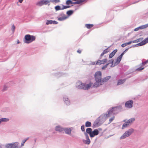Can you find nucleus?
Listing matches in <instances>:
<instances>
[{
    "label": "nucleus",
    "mask_w": 148,
    "mask_h": 148,
    "mask_svg": "<svg viewBox=\"0 0 148 148\" xmlns=\"http://www.w3.org/2000/svg\"><path fill=\"white\" fill-rule=\"evenodd\" d=\"M102 74L101 72L98 71L96 72L94 75L95 82L93 84V86L94 87H98L101 85Z\"/></svg>",
    "instance_id": "nucleus-1"
},
{
    "label": "nucleus",
    "mask_w": 148,
    "mask_h": 148,
    "mask_svg": "<svg viewBox=\"0 0 148 148\" xmlns=\"http://www.w3.org/2000/svg\"><path fill=\"white\" fill-rule=\"evenodd\" d=\"M36 38L35 36L28 34L25 36L23 40L25 43L29 44L35 41Z\"/></svg>",
    "instance_id": "nucleus-2"
},
{
    "label": "nucleus",
    "mask_w": 148,
    "mask_h": 148,
    "mask_svg": "<svg viewBox=\"0 0 148 148\" xmlns=\"http://www.w3.org/2000/svg\"><path fill=\"white\" fill-rule=\"evenodd\" d=\"M110 110H109L108 114H101L99 118V119L101 122H104L107 119L108 117H110L112 114L111 112L109 113Z\"/></svg>",
    "instance_id": "nucleus-3"
},
{
    "label": "nucleus",
    "mask_w": 148,
    "mask_h": 148,
    "mask_svg": "<svg viewBox=\"0 0 148 148\" xmlns=\"http://www.w3.org/2000/svg\"><path fill=\"white\" fill-rule=\"evenodd\" d=\"M93 83L90 81H87L84 83V90H88L93 86Z\"/></svg>",
    "instance_id": "nucleus-4"
},
{
    "label": "nucleus",
    "mask_w": 148,
    "mask_h": 148,
    "mask_svg": "<svg viewBox=\"0 0 148 148\" xmlns=\"http://www.w3.org/2000/svg\"><path fill=\"white\" fill-rule=\"evenodd\" d=\"M49 0H41L37 2L36 5L38 6H41L44 5H47L50 3Z\"/></svg>",
    "instance_id": "nucleus-5"
},
{
    "label": "nucleus",
    "mask_w": 148,
    "mask_h": 148,
    "mask_svg": "<svg viewBox=\"0 0 148 148\" xmlns=\"http://www.w3.org/2000/svg\"><path fill=\"white\" fill-rule=\"evenodd\" d=\"M133 101L132 100L127 101L125 103V106L128 109L132 108L133 107Z\"/></svg>",
    "instance_id": "nucleus-6"
},
{
    "label": "nucleus",
    "mask_w": 148,
    "mask_h": 148,
    "mask_svg": "<svg viewBox=\"0 0 148 148\" xmlns=\"http://www.w3.org/2000/svg\"><path fill=\"white\" fill-rule=\"evenodd\" d=\"M122 108V107L121 106L112 107L109 109L110 110L109 113H110V112H111L112 114H114L115 113L114 111H115L117 110H121Z\"/></svg>",
    "instance_id": "nucleus-7"
},
{
    "label": "nucleus",
    "mask_w": 148,
    "mask_h": 148,
    "mask_svg": "<svg viewBox=\"0 0 148 148\" xmlns=\"http://www.w3.org/2000/svg\"><path fill=\"white\" fill-rule=\"evenodd\" d=\"M16 29V26L14 24H12L10 28V36L12 37H13L14 35V33L15 32Z\"/></svg>",
    "instance_id": "nucleus-8"
},
{
    "label": "nucleus",
    "mask_w": 148,
    "mask_h": 148,
    "mask_svg": "<svg viewBox=\"0 0 148 148\" xmlns=\"http://www.w3.org/2000/svg\"><path fill=\"white\" fill-rule=\"evenodd\" d=\"M69 7L70 6L68 5H62V6H60L58 5L57 6H55V8L56 11H58L60 10H62L66 9Z\"/></svg>",
    "instance_id": "nucleus-9"
},
{
    "label": "nucleus",
    "mask_w": 148,
    "mask_h": 148,
    "mask_svg": "<svg viewBox=\"0 0 148 148\" xmlns=\"http://www.w3.org/2000/svg\"><path fill=\"white\" fill-rule=\"evenodd\" d=\"M76 88L79 89H84V83L82 82L79 81L76 84Z\"/></svg>",
    "instance_id": "nucleus-10"
},
{
    "label": "nucleus",
    "mask_w": 148,
    "mask_h": 148,
    "mask_svg": "<svg viewBox=\"0 0 148 148\" xmlns=\"http://www.w3.org/2000/svg\"><path fill=\"white\" fill-rule=\"evenodd\" d=\"M63 100L64 103L67 106H69L71 104V102L68 97L66 96H64L63 98Z\"/></svg>",
    "instance_id": "nucleus-11"
},
{
    "label": "nucleus",
    "mask_w": 148,
    "mask_h": 148,
    "mask_svg": "<svg viewBox=\"0 0 148 148\" xmlns=\"http://www.w3.org/2000/svg\"><path fill=\"white\" fill-rule=\"evenodd\" d=\"M148 42V37L145 38L144 40H143L140 43L136 44L135 46L138 47L141 46L145 44Z\"/></svg>",
    "instance_id": "nucleus-12"
},
{
    "label": "nucleus",
    "mask_w": 148,
    "mask_h": 148,
    "mask_svg": "<svg viewBox=\"0 0 148 148\" xmlns=\"http://www.w3.org/2000/svg\"><path fill=\"white\" fill-rule=\"evenodd\" d=\"M67 18V17L64 14H62L58 17V19L59 21H63Z\"/></svg>",
    "instance_id": "nucleus-13"
},
{
    "label": "nucleus",
    "mask_w": 148,
    "mask_h": 148,
    "mask_svg": "<svg viewBox=\"0 0 148 148\" xmlns=\"http://www.w3.org/2000/svg\"><path fill=\"white\" fill-rule=\"evenodd\" d=\"M55 131L60 132H62L64 131V128L59 125L55 127Z\"/></svg>",
    "instance_id": "nucleus-14"
},
{
    "label": "nucleus",
    "mask_w": 148,
    "mask_h": 148,
    "mask_svg": "<svg viewBox=\"0 0 148 148\" xmlns=\"http://www.w3.org/2000/svg\"><path fill=\"white\" fill-rule=\"evenodd\" d=\"M111 77V76H109L103 78L101 80V85H102L104 83L108 81L110 79Z\"/></svg>",
    "instance_id": "nucleus-15"
},
{
    "label": "nucleus",
    "mask_w": 148,
    "mask_h": 148,
    "mask_svg": "<svg viewBox=\"0 0 148 148\" xmlns=\"http://www.w3.org/2000/svg\"><path fill=\"white\" fill-rule=\"evenodd\" d=\"M73 129V127L64 128V131L65 133L69 135H70L71 130Z\"/></svg>",
    "instance_id": "nucleus-16"
},
{
    "label": "nucleus",
    "mask_w": 148,
    "mask_h": 148,
    "mask_svg": "<svg viewBox=\"0 0 148 148\" xmlns=\"http://www.w3.org/2000/svg\"><path fill=\"white\" fill-rule=\"evenodd\" d=\"M99 132L97 129H95L93 131H92L91 134H90V137H93L99 134Z\"/></svg>",
    "instance_id": "nucleus-17"
},
{
    "label": "nucleus",
    "mask_w": 148,
    "mask_h": 148,
    "mask_svg": "<svg viewBox=\"0 0 148 148\" xmlns=\"http://www.w3.org/2000/svg\"><path fill=\"white\" fill-rule=\"evenodd\" d=\"M134 130L133 129L130 128L125 131V132L130 136L134 132Z\"/></svg>",
    "instance_id": "nucleus-18"
},
{
    "label": "nucleus",
    "mask_w": 148,
    "mask_h": 148,
    "mask_svg": "<svg viewBox=\"0 0 148 148\" xmlns=\"http://www.w3.org/2000/svg\"><path fill=\"white\" fill-rule=\"evenodd\" d=\"M107 61V60L106 59H105L102 60H98L97 62L96 63V65H97L98 64H103L106 63Z\"/></svg>",
    "instance_id": "nucleus-19"
},
{
    "label": "nucleus",
    "mask_w": 148,
    "mask_h": 148,
    "mask_svg": "<svg viewBox=\"0 0 148 148\" xmlns=\"http://www.w3.org/2000/svg\"><path fill=\"white\" fill-rule=\"evenodd\" d=\"M135 120V119L134 118H132L127 120L126 121L127 123H128L130 126L133 123Z\"/></svg>",
    "instance_id": "nucleus-20"
},
{
    "label": "nucleus",
    "mask_w": 148,
    "mask_h": 148,
    "mask_svg": "<svg viewBox=\"0 0 148 148\" xmlns=\"http://www.w3.org/2000/svg\"><path fill=\"white\" fill-rule=\"evenodd\" d=\"M86 140H83V143L89 145L90 144V141L89 139V137L87 135L86 136Z\"/></svg>",
    "instance_id": "nucleus-21"
},
{
    "label": "nucleus",
    "mask_w": 148,
    "mask_h": 148,
    "mask_svg": "<svg viewBox=\"0 0 148 148\" xmlns=\"http://www.w3.org/2000/svg\"><path fill=\"white\" fill-rule=\"evenodd\" d=\"M129 136L125 132L120 137V140H122Z\"/></svg>",
    "instance_id": "nucleus-22"
},
{
    "label": "nucleus",
    "mask_w": 148,
    "mask_h": 148,
    "mask_svg": "<svg viewBox=\"0 0 148 148\" xmlns=\"http://www.w3.org/2000/svg\"><path fill=\"white\" fill-rule=\"evenodd\" d=\"M117 50L116 49L114 50L112 52H111L109 55V58H112L116 53Z\"/></svg>",
    "instance_id": "nucleus-23"
},
{
    "label": "nucleus",
    "mask_w": 148,
    "mask_h": 148,
    "mask_svg": "<svg viewBox=\"0 0 148 148\" xmlns=\"http://www.w3.org/2000/svg\"><path fill=\"white\" fill-rule=\"evenodd\" d=\"M123 121L125 122L122 125V129L123 130L125 128L127 127L130 126L129 124L127 123V122L125 120H124Z\"/></svg>",
    "instance_id": "nucleus-24"
},
{
    "label": "nucleus",
    "mask_w": 148,
    "mask_h": 148,
    "mask_svg": "<svg viewBox=\"0 0 148 148\" xmlns=\"http://www.w3.org/2000/svg\"><path fill=\"white\" fill-rule=\"evenodd\" d=\"M125 82V80L120 79L119 80L117 83V85H119L123 84Z\"/></svg>",
    "instance_id": "nucleus-25"
},
{
    "label": "nucleus",
    "mask_w": 148,
    "mask_h": 148,
    "mask_svg": "<svg viewBox=\"0 0 148 148\" xmlns=\"http://www.w3.org/2000/svg\"><path fill=\"white\" fill-rule=\"evenodd\" d=\"M121 59L122 58L119 56L116 59V61L114 62L115 63V64L117 65L121 61Z\"/></svg>",
    "instance_id": "nucleus-26"
},
{
    "label": "nucleus",
    "mask_w": 148,
    "mask_h": 148,
    "mask_svg": "<svg viewBox=\"0 0 148 148\" xmlns=\"http://www.w3.org/2000/svg\"><path fill=\"white\" fill-rule=\"evenodd\" d=\"M140 29H143L148 27V23L140 26Z\"/></svg>",
    "instance_id": "nucleus-27"
},
{
    "label": "nucleus",
    "mask_w": 148,
    "mask_h": 148,
    "mask_svg": "<svg viewBox=\"0 0 148 148\" xmlns=\"http://www.w3.org/2000/svg\"><path fill=\"white\" fill-rule=\"evenodd\" d=\"M86 132L87 133L89 134L90 136V134H91L92 133V129L90 128H87L86 130Z\"/></svg>",
    "instance_id": "nucleus-28"
},
{
    "label": "nucleus",
    "mask_w": 148,
    "mask_h": 148,
    "mask_svg": "<svg viewBox=\"0 0 148 148\" xmlns=\"http://www.w3.org/2000/svg\"><path fill=\"white\" fill-rule=\"evenodd\" d=\"M49 1L53 3H56L60 2V0H50Z\"/></svg>",
    "instance_id": "nucleus-29"
},
{
    "label": "nucleus",
    "mask_w": 148,
    "mask_h": 148,
    "mask_svg": "<svg viewBox=\"0 0 148 148\" xmlns=\"http://www.w3.org/2000/svg\"><path fill=\"white\" fill-rule=\"evenodd\" d=\"M91 123L90 122L87 121L85 123V126L86 127H89L91 126Z\"/></svg>",
    "instance_id": "nucleus-30"
},
{
    "label": "nucleus",
    "mask_w": 148,
    "mask_h": 148,
    "mask_svg": "<svg viewBox=\"0 0 148 148\" xmlns=\"http://www.w3.org/2000/svg\"><path fill=\"white\" fill-rule=\"evenodd\" d=\"M93 26V25L90 24H86L85 25L86 27L88 29L91 28Z\"/></svg>",
    "instance_id": "nucleus-31"
},
{
    "label": "nucleus",
    "mask_w": 148,
    "mask_h": 148,
    "mask_svg": "<svg viewBox=\"0 0 148 148\" xmlns=\"http://www.w3.org/2000/svg\"><path fill=\"white\" fill-rule=\"evenodd\" d=\"M27 139H25L24 140V139L23 140H22V141L21 142V146H20L21 147H22L23 146H24V144L26 142V141H27Z\"/></svg>",
    "instance_id": "nucleus-32"
},
{
    "label": "nucleus",
    "mask_w": 148,
    "mask_h": 148,
    "mask_svg": "<svg viewBox=\"0 0 148 148\" xmlns=\"http://www.w3.org/2000/svg\"><path fill=\"white\" fill-rule=\"evenodd\" d=\"M1 122H6L9 121V119L5 118H2L0 119Z\"/></svg>",
    "instance_id": "nucleus-33"
},
{
    "label": "nucleus",
    "mask_w": 148,
    "mask_h": 148,
    "mask_svg": "<svg viewBox=\"0 0 148 148\" xmlns=\"http://www.w3.org/2000/svg\"><path fill=\"white\" fill-rule=\"evenodd\" d=\"M143 38H139L137 40H134V43H137L138 42L141 41H142L143 40Z\"/></svg>",
    "instance_id": "nucleus-34"
},
{
    "label": "nucleus",
    "mask_w": 148,
    "mask_h": 148,
    "mask_svg": "<svg viewBox=\"0 0 148 148\" xmlns=\"http://www.w3.org/2000/svg\"><path fill=\"white\" fill-rule=\"evenodd\" d=\"M108 52V51L107 49H106L103 51V53L101 54V56H103L104 54L107 53Z\"/></svg>",
    "instance_id": "nucleus-35"
},
{
    "label": "nucleus",
    "mask_w": 148,
    "mask_h": 148,
    "mask_svg": "<svg viewBox=\"0 0 148 148\" xmlns=\"http://www.w3.org/2000/svg\"><path fill=\"white\" fill-rule=\"evenodd\" d=\"M73 13V11L72 10H69L67 12L66 14L67 15H68L69 16H70L71 14H72Z\"/></svg>",
    "instance_id": "nucleus-36"
},
{
    "label": "nucleus",
    "mask_w": 148,
    "mask_h": 148,
    "mask_svg": "<svg viewBox=\"0 0 148 148\" xmlns=\"http://www.w3.org/2000/svg\"><path fill=\"white\" fill-rule=\"evenodd\" d=\"M52 20H47V21L46 24L47 25H48L49 24H52Z\"/></svg>",
    "instance_id": "nucleus-37"
},
{
    "label": "nucleus",
    "mask_w": 148,
    "mask_h": 148,
    "mask_svg": "<svg viewBox=\"0 0 148 148\" xmlns=\"http://www.w3.org/2000/svg\"><path fill=\"white\" fill-rule=\"evenodd\" d=\"M66 4L67 5H69L72 4V1L71 0H68L66 1Z\"/></svg>",
    "instance_id": "nucleus-38"
},
{
    "label": "nucleus",
    "mask_w": 148,
    "mask_h": 148,
    "mask_svg": "<svg viewBox=\"0 0 148 148\" xmlns=\"http://www.w3.org/2000/svg\"><path fill=\"white\" fill-rule=\"evenodd\" d=\"M114 116H113L112 117H111L109 119V123H111L114 120Z\"/></svg>",
    "instance_id": "nucleus-39"
},
{
    "label": "nucleus",
    "mask_w": 148,
    "mask_h": 148,
    "mask_svg": "<svg viewBox=\"0 0 148 148\" xmlns=\"http://www.w3.org/2000/svg\"><path fill=\"white\" fill-rule=\"evenodd\" d=\"M144 68V67H139L136 69V71H140L143 70Z\"/></svg>",
    "instance_id": "nucleus-40"
},
{
    "label": "nucleus",
    "mask_w": 148,
    "mask_h": 148,
    "mask_svg": "<svg viewBox=\"0 0 148 148\" xmlns=\"http://www.w3.org/2000/svg\"><path fill=\"white\" fill-rule=\"evenodd\" d=\"M128 49H126V50L124 51V52H123L121 54V55L119 56V57H120L121 58H122V57L123 56V55L124 54V52H125V51H126V50H128Z\"/></svg>",
    "instance_id": "nucleus-41"
},
{
    "label": "nucleus",
    "mask_w": 148,
    "mask_h": 148,
    "mask_svg": "<svg viewBox=\"0 0 148 148\" xmlns=\"http://www.w3.org/2000/svg\"><path fill=\"white\" fill-rule=\"evenodd\" d=\"M109 64V63H108L107 64H106L105 66H104L102 68V69L103 70L106 69L108 66V65Z\"/></svg>",
    "instance_id": "nucleus-42"
},
{
    "label": "nucleus",
    "mask_w": 148,
    "mask_h": 148,
    "mask_svg": "<svg viewBox=\"0 0 148 148\" xmlns=\"http://www.w3.org/2000/svg\"><path fill=\"white\" fill-rule=\"evenodd\" d=\"M148 63V60L142 63V64H143V66H144V65L147 64Z\"/></svg>",
    "instance_id": "nucleus-43"
},
{
    "label": "nucleus",
    "mask_w": 148,
    "mask_h": 148,
    "mask_svg": "<svg viewBox=\"0 0 148 148\" xmlns=\"http://www.w3.org/2000/svg\"><path fill=\"white\" fill-rule=\"evenodd\" d=\"M81 129L82 131L83 132L84 131H85L84 126V125L81 126Z\"/></svg>",
    "instance_id": "nucleus-44"
},
{
    "label": "nucleus",
    "mask_w": 148,
    "mask_h": 148,
    "mask_svg": "<svg viewBox=\"0 0 148 148\" xmlns=\"http://www.w3.org/2000/svg\"><path fill=\"white\" fill-rule=\"evenodd\" d=\"M139 29H140V26L135 29H134V31H137Z\"/></svg>",
    "instance_id": "nucleus-45"
},
{
    "label": "nucleus",
    "mask_w": 148,
    "mask_h": 148,
    "mask_svg": "<svg viewBox=\"0 0 148 148\" xmlns=\"http://www.w3.org/2000/svg\"><path fill=\"white\" fill-rule=\"evenodd\" d=\"M7 87L6 86H4L3 87V91H5V90H7Z\"/></svg>",
    "instance_id": "nucleus-46"
},
{
    "label": "nucleus",
    "mask_w": 148,
    "mask_h": 148,
    "mask_svg": "<svg viewBox=\"0 0 148 148\" xmlns=\"http://www.w3.org/2000/svg\"><path fill=\"white\" fill-rule=\"evenodd\" d=\"M58 23V22L55 21H52V24H57Z\"/></svg>",
    "instance_id": "nucleus-47"
},
{
    "label": "nucleus",
    "mask_w": 148,
    "mask_h": 148,
    "mask_svg": "<svg viewBox=\"0 0 148 148\" xmlns=\"http://www.w3.org/2000/svg\"><path fill=\"white\" fill-rule=\"evenodd\" d=\"M116 65H115V62H114V63L113 64H112L111 65V67H113Z\"/></svg>",
    "instance_id": "nucleus-48"
},
{
    "label": "nucleus",
    "mask_w": 148,
    "mask_h": 148,
    "mask_svg": "<svg viewBox=\"0 0 148 148\" xmlns=\"http://www.w3.org/2000/svg\"><path fill=\"white\" fill-rule=\"evenodd\" d=\"M114 60L113 59H111L109 61V62L108 63H113V62Z\"/></svg>",
    "instance_id": "nucleus-49"
},
{
    "label": "nucleus",
    "mask_w": 148,
    "mask_h": 148,
    "mask_svg": "<svg viewBox=\"0 0 148 148\" xmlns=\"http://www.w3.org/2000/svg\"><path fill=\"white\" fill-rule=\"evenodd\" d=\"M132 43H134V41H131L129 42H127L128 45H129L131 44Z\"/></svg>",
    "instance_id": "nucleus-50"
},
{
    "label": "nucleus",
    "mask_w": 148,
    "mask_h": 148,
    "mask_svg": "<svg viewBox=\"0 0 148 148\" xmlns=\"http://www.w3.org/2000/svg\"><path fill=\"white\" fill-rule=\"evenodd\" d=\"M121 46L123 47H125V46H125V43H124V44H122V45H121Z\"/></svg>",
    "instance_id": "nucleus-51"
},
{
    "label": "nucleus",
    "mask_w": 148,
    "mask_h": 148,
    "mask_svg": "<svg viewBox=\"0 0 148 148\" xmlns=\"http://www.w3.org/2000/svg\"><path fill=\"white\" fill-rule=\"evenodd\" d=\"M18 2L20 3H22L23 0H18Z\"/></svg>",
    "instance_id": "nucleus-52"
},
{
    "label": "nucleus",
    "mask_w": 148,
    "mask_h": 148,
    "mask_svg": "<svg viewBox=\"0 0 148 148\" xmlns=\"http://www.w3.org/2000/svg\"><path fill=\"white\" fill-rule=\"evenodd\" d=\"M91 64H92V65L96 64V63H95V62H92V63H91Z\"/></svg>",
    "instance_id": "nucleus-53"
},
{
    "label": "nucleus",
    "mask_w": 148,
    "mask_h": 148,
    "mask_svg": "<svg viewBox=\"0 0 148 148\" xmlns=\"http://www.w3.org/2000/svg\"><path fill=\"white\" fill-rule=\"evenodd\" d=\"M81 51H80V50H78V51H77V52L78 53H81Z\"/></svg>",
    "instance_id": "nucleus-54"
},
{
    "label": "nucleus",
    "mask_w": 148,
    "mask_h": 148,
    "mask_svg": "<svg viewBox=\"0 0 148 148\" xmlns=\"http://www.w3.org/2000/svg\"><path fill=\"white\" fill-rule=\"evenodd\" d=\"M17 43L18 44H19V43H20V41H19V40H17Z\"/></svg>",
    "instance_id": "nucleus-55"
},
{
    "label": "nucleus",
    "mask_w": 148,
    "mask_h": 148,
    "mask_svg": "<svg viewBox=\"0 0 148 148\" xmlns=\"http://www.w3.org/2000/svg\"><path fill=\"white\" fill-rule=\"evenodd\" d=\"M125 44L126 46L128 45L127 42L125 43Z\"/></svg>",
    "instance_id": "nucleus-56"
},
{
    "label": "nucleus",
    "mask_w": 148,
    "mask_h": 148,
    "mask_svg": "<svg viewBox=\"0 0 148 148\" xmlns=\"http://www.w3.org/2000/svg\"><path fill=\"white\" fill-rule=\"evenodd\" d=\"M100 129H99V130H100Z\"/></svg>",
    "instance_id": "nucleus-57"
},
{
    "label": "nucleus",
    "mask_w": 148,
    "mask_h": 148,
    "mask_svg": "<svg viewBox=\"0 0 148 148\" xmlns=\"http://www.w3.org/2000/svg\"><path fill=\"white\" fill-rule=\"evenodd\" d=\"M0 148H1V147L0 146Z\"/></svg>",
    "instance_id": "nucleus-58"
}]
</instances>
